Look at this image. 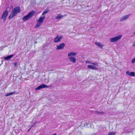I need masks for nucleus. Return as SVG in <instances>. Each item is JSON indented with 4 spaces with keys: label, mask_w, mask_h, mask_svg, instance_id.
<instances>
[{
    "label": "nucleus",
    "mask_w": 135,
    "mask_h": 135,
    "mask_svg": "<svg viewBox=\"0 0 135 135\" xmlns=\"http://www.w3.org/2000/svg\"><path fill=\"white\" fill-rule=\"evenodd\" d=\"M65 44L64 43L60 44L59 45L57 46L56 50H59L62 49L65 46Z\"/></svg>",
    "instance_id": "obj_6"
},
{
    "label": "nucleus",
    "mask_w": 135,
    "mask_h": 135,
    "mask_svg": "<svg viewBox=\"0 0 135 135\" xmlns=\"http://www.w3.org/2000/svg\"><path fill=\"white\" fill-rule=\"evenodd\" d=\"M69 60L70 62L73 63H75L76 62V59L74 57H69Z\"/></svg>",
    "instance_id": "obj_10"
},
{
    "label": "nucleus",
    "mask_w": 135,
    "mask_h": 135,
    "mask_svg": "<svg viewBox=\"0 0 135 135\" xmlns=\"http://www.w3.org/2000/svg\"><path fill=\"white\" fill-rule=\"evenodd\" d=\"M49 88V86L43 84L35 88V90H38L42 88Z\"/></svg>",
    "instance_id": "obj_5"
},
{
    "label": "nucleus",
    "mask_w": 135,
    "mask_h": 135,
    "mask_svg": "<svg viewBox=\"0 0 135 135\" xmlns=\"http://www.w3.org/2000/svg\"><path fill=\"white\" fill-rule=\"evenodd\" d=\"M45 19V16L42 17H41L39 18V19L38 21L39 22H40L42 23L43 22L44 20Z\"/></svg>",
    "instance_id": "obj_13"
},
{
    "label": "nucleus",
    "mask_w": 135,
    "mask_h": 135,
    "mask_svg": "<svg viewBox=\"0 0 135 135\" xmlns=\"http://www.w3.org/2000/svg\"><path fill=\"white\" fill-rule=\"evenodd\" d=\"M132 46H135V41L132 44Z\"/></svg>",
    "instance_id": "obj_26"
},
{
    "label": "nucleus",
    "mask_w": 135,
    "mask_h": 135,
    "mask_svg": "<svg viewBox=\"0 0 135 135\" xmlns=\"http://www.w3.org/2000/svg\"><path fill=\"white\" fill-rule=\"evenodd\" d=\"M8 14V12L7 11V10H6L3 12L1 18L3 19L4 21H5Z\"/></svg>",
    "instance_id": "obj_4"
},
{
    "label": "nucleus",
    "mask_w": 135,
    "mask_h": 135,
    "mask_svg": "<svg viewBox=\"0 0 135 135\" xmlns=\"http://www.w3.org/2000/svg\"><path fill=\"white\" fill-rule=\"evenodd\" d=\"M115 133L114 132H110L108 133V135H115Z\"/></svg>",
    "instance_id": "obj_20"
},
{
    "label": "nucleus",
    "mask_w": 135,
    "mask_h": 135,
    "mask_svg": "<svg viewBox=\"0 0 135 135\" xmlns=\"http://www.w3.org/2000/svg\"><path fill=\"white\" fill-rule=\"evenodd\" d=\"M126 73L127 75L130 76H134L135 75V73L134 72H130L128 71H126Z\"/></svg>",
    "instance_id": "obj_9"
},
{
    "label": "nucleus",
    "mask_w": 135,
    "mask_h": 135,
    "mask_svg": "<svg viewBox=\"0 0 135 135\" xmlns=\"http://www.w3.org/2000/svg\"><path fill=\"white\" fill-rule=\"evenodd\" d=\"M95 44L101 48H102L103 46L99 42H95Z\"/></svg>",
    "instance_id": "obj_15"
},
{
    "label": "nucleus",
    "mask_w": 135,
    "mask_h": 135,
    "mask_svg": "<svg viewBox=\"0 0 135 135\" xmlns=\"http://www.w3.org/2000/svg\"><path fill=\"white\" fill-rule=\"evenodd\" d=\"M13 54H12L8 56L4 57V59L5 60H7L8 59L11 58L13 56Z\"/></svg>",
    "instance_id": "obj_14"
},
{
    "label": "nucleus",
    "mask_w": 135,
    "mask_h": 135,
    "mask_svg": "<svg viewBox=\"0 0 135 135\" xmlns=\"http://www.w3.org/2000/svg\"><path fill=\"white\" fill-rule=\"evenodd\" d=\"M131 62L132 63H135V57L131 61Z\"/></svg>",
    "instance_id": "obj_22"
},
{
    "label": "nucleus",
    "mask_w": 135,
    "mask_h": 135,
    "mask_svg": "<svg viewBox=\"0 0 135 135\" xmlns=\"http://www.w3.org/2000/svg\"><path fill=\"white\" fill-rule=\"evenodd\" d=\"M121 37V35H119L116 37L110 38L109 41L111 42H114L120 39Z\"/></svg>",
    "instance_id": "obj_3"
},
{
    "label": "nucleus",
    "mask_w": 135,
    "mask_h": 135,
    "mask_svg": "<svg viewBox=\"0 0 135 135\" xmlns=\"http://www.w3.org/2000/svg\"><path fill=\"white\" fill-rule=\"evenodd\" d=\"M64 17L63 16H62L61 14H59L55 18L56 19H59Z\"/></svg>",
    "instance_id": "obj_16"
},
{
    "label": "nucleus",
    "mask_w": 135,
    "mask_h": 135,
    "mask_svg": "<svg viewBox=\"0 0 135 135\" xmlns=\"http://www.w3.org/2000/svg\"><path fill=\"white\" fill-rule=\"evenodd\" d=\"M91 64H92L94 65L98 66V63L97 62H95V63H92Z\"/></svg>",
    "instance_id": "obj_21"
},
{
    "label": "nucleus",
    "mask_w": 135,
    "mask_h": 135,
    "mask_svg": "<svg viewBox=\"0 0 135 135\" xmlns=\"http://www.w3.org/2000/svg\"><path fill=\"white\" fill-rule=\"evenodd\" d=\"M47 11H45L44 12H43L42 13V15H44L46 13H47Z\"/></svg>",
    "instance_id": "obj_23"
},
{
    "label": "nucleus",
    "mask_w": 135,
    "mask_h": 135,
    "mask_svg": "<svg viewBox=\"0 0 135 135\" xmlns=\"http://www.w3.org/2000/svg\"><path fill=\"white\" fill-rule=\"evenodd\" d=\"M86 63H88V64H91V62L89 61V60H87L85 62Z\"/></svg>",
    "instance_id": "obj_24"
},
{
    "label": "nucleus",
    "mask_w": 135,
    "mask_h": 135,
    "mask_svg": "<svg viewBox=\"0 0 135 135\" xmlns=\"http://www.w3.org/2000/svg\"><path fill=\"white\" fill-rule=\"evenodd\" d=\"M56 133H55L54 134H52V135H56Z\"/></svg>",
    "instance_id": "obj_28"
},
{
    "label": "nucleus",
    "mask_w": 135,
    "mask_h": 135,
    "mask_svg": "<svg viewBox=\"0 0 135 135\" xmlns=\"http://www.w3.org/2000/svg\"><path fill=\"white\" fill-rule=\"evenodd\" d=\"M76 55V53L74 52H70L68 54V56L69 57H72V56H75Z\"/></svg>",
    "instance_id": "obj_12"
},
{
    "label": "nucleus",
    "mask_w": 135,
    "mask_h": 135,
    "mask_svg": "<svg viewBox=\"0 0 135 135\" xmlns=\"http://www.w3.org/2000/svg\"><path fill=\"white\" fill-rule=\"evenodd\" d=\"M41 23L40 22H38L37 21L36 25L35 26V27L38 28L41 25Z\"/></svg>",
    "instance_id": "obj_18"
},
{
    "label": "nucleus",
    "mask_w": 135,
    "mask_h": 135,
    "mask_svg": "<svg viewBox=\"0 0 135 135\" xmlns=\"http://www.w3.org/2000/svg\"><path fill=\"white\" fill-rule=\"evenodd\" d=\"M35 13V12L34 11H32L29 12L28 15L23 17V20L24 21L28 20L34 15Z\"/></svg>",
    "instance_id": "obj_2"
},
{
    "label": "nucleus",
    "mask_w": 135,
    "mask_h": 135,
    "mask_svg": "<svg viewBox=\"0 0 135 135\" xmlns=\"http://www.w3.org/2000/svg\"><path fill=\"white\" fill-rule=\"evenodd\" d=\"M20 11V9L19 7L17 6L15 7L12 10L11 13L8 17L9 19L12 18L16 16L17 14Z\"/></svg>",
    "instance_id": "obj_1"
},
{
    "label": "nucleus",
    "mask_w": 135,
    "mask_h": 135,
    "mask_svg": "<svg viewBox=\"0 0 135 135\" xmlns=\"http://www.w3.org/2000/svg\"><path fill=\"white\" fill-rule=\"evenodd\" d=\"M134 33L135 34V32Z\"/></svg>",
    "instance_id": "obj_29"
},
{
    "label": "nucleus",
    "mask_w": 135,
    "mask_h": 135,
    "mask_svg": "<svg viewBox=\"0 0 135 135\" xmlns=\"http://www.w3.org/2000/svg\"><path fill=\"white\" fill-rule=\"evenodd\" d=\"M14 65L15 66H16L17 65V62L14 63Z\"/></svg>",
    "instance_id": "obj_27"
},
{
    "label": "nucleus",
    "mask_w": 135,
    "mask_h": 135,
    "mask_svg": "<svg viewBox=\"0 0 135 135\" xmlns=\"http://www.w3.org/2000/svg\"><path fill=\"white\" fill-rule=\"evenodd\" d=\"M16 92L15 91H14L12 92H11L9 93V94H6L5 95L6 97H8V96H9L10 95H12L13 94H15Z\"/></svg>",
    "instance_id": "obj_19"
},
{
    "label": "nucleus",
    "mask_w": 135,
    "mask_h": 135,
    "mask_svg": "<svg viewBox=\"0 0 135 135\" xmlns=\"http://www.w3.org/2000/svg\"><path fill=\"white\" fill-rule=\"evenodd\" d=\"M129 15H127L122 17L120 19V21L121 22L126 20L129 18Z\"/></svg>",
    "instance_id": "obj_8"
},
{
    "label": "nucleus",
    "mask_w": 135,
    "mask_h": 135,
    "mask_svg": "<svg viewBox=\"0 0 135 135\" xmlns=\"http://www.w3.org/2000/svg\"><path fill=\"white\" fill-rule=\"evenodd\" d=\"M95 113H98L101 115L104 114L105 113L103 112H99L98 111H95Z\"/></svg>",
    "instance_id": "obj_17"
},
{
    "label": "nucleus",
    "mask_w": 135,
    "mask_h": 135,
    "mask_svg": "<svg viewBox=\"0 0 135 135\" xmlns=\"http://www.w3.org/2000/svg\"><path fill=\"white\" fill-rule=\"evenodd\" d=\"M88 68L90 69L93 70H98V69L95 66L88 65L87 66Z\"/></svg>",
    "instance_id": "obj_11"
},
{
    "label": "nucleus",
    "mask_w": 135,
    "mask_h": 135,
    "mask_svg": "<svg viewBox=\"0 0 135 135\" xmlns=\"http://www.w3.org/2000/svg\"><path fill=\"white\" fill-rule=\"evenodd\" d=\"M62 38V36H60L59 37L57 35L55 38L54 40V42H57L60 41L61 38Z\"/></svg>",
    "instance_id": "obj_7"
},
{
    "label": "nucleus",
    "mask_w": 135,
    "mask_h": 135,
    "mask_svg": "<svg viewBox=\"0 0 135 135\" xmlns=\"http://www.w3.org/2000/svg\"><path fill=\"white\" fill-rule=\"evenodd\" d=\"M36 122H35V123L34 124H33L31 126V128L29 129L28 130V131H29V130H30V129H31V127H33V126H34L35 125V124H36Z\"/></svg>",
    "instance_id": "obj_25"
}]
</instances>
